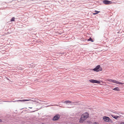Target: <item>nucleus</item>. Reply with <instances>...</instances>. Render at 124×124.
Here are the masks:
<instances>
[{
  "label": "nucleus",
  "instance_id": "f257e3e1",
  "mask_svg": "<svg viewBox=\"0 0 124 124\" xmlns=\"http://www.w3.org/2000/svg\"><path fill=\"white\" fill-rule=\"evenodd\" d=\"M89 114L88 113L85 112L81 116L79 119V122L80 123H83V121L85 120L89 117Z\"/></svg>",
  "mask_w": 124,
  "mask_h": 124
},
{
  "label": "nucleus",
  "instance_id": "39448f33",
  "mask_svg": "<svg viewBox=\"0 0 124 124\" xmlns=\"http://www.w3.org/2000/svg\"><path fill=\"white\" fill-rule=\"evenodd\" d=\"M102 2L103 4L106 5H108L112 3L111 1H109L108 0H103Z\"/></svg>",
  "mask_w": 124,
  "mask_h": 124
},
{
  "label": "nucleus",
  "instance_id": "4468645a",
  "mask_svg": "<svg viewBox=\"0 0 124 124\" xmlns=\"http://www.w3.org/2000/svg\"><path fill=\"white\" fill-rule=\"evenodd\" d=\"M116 84H119V85H121V84H124V83H122L121 82H118L117 81H116Z\"/></svg>",
  "mask_w": 124,
  "mask_h": 124
},
{
  "label": "nucleus",
  "instance_id": "20e7f679",
  "mask_svg": "<svg viewBox=\"0 0 124 124\" xmlns=\"http://www.w3.org/2000/svg\"><path fill=\"white\" fill-rule=\"evenodd\" d=\"M89 81L91 82L92 83H96L97 84H100L101 83V82L98 80H94L93 79H91L90 80H89Z\"/></svg>",
  "mask_w": 124,
  "mask_h": 124
},
{
  "label": "nucleus",
  "instance_id": "6ab92c4d",
  "mask_svg": "<svg viewBox=\"0 0 124 124\" xmlns=\"http://www.w3.org/2000/svg\"><path fill=\"white\" fill-rule=\"evenodd\" d=\"M51 106H59V105H51Z\"/></svg>",
  "mask_w": 124,
  "mask_h": 124
},
{
  "label": "nucleus",
  "instance_id": "f3484780",
  "mask_svg": "<svg viewBox=\"0 0 124 124\" xmlns=\"http://www.w3.org/2000/svg\"><path fill=\"white\" fill-rule=\"evenodd\" d=\"M93 124H99L96 122H95L93 123Z\"/></svg>",
  "mask_w": 124,
  "mask_h": 124
},
{
  "label": "nucleus",
  "instance_id": "2eb2a0df",
  "mask_svg": "<svg viewBox=\"0 0 124 124\" xmlns=\"http://www.w3.org/2000/svg\"><path fill=\"white\" fill-rule=\"evenodd\" d=\"M116 80L112 79V82H113L114 83H115L116 84Z\"/></svg>",
  "mask_w": 124,
  "mask_h": 124
},
{
  "label": "nucleus",
  "instance_id": "0eeeda50",
  "mask_svg": "<svg viewBox=\"0 0 124 124\" xmlns=\"http://www.w3.org/2000/svg\"><path fill=\"white\" fill-rule=\"evenodd\" d=\"M31 100H18L14 101H6L7 102H15L16 101H31Z\"/></svg>",
  "mask_w": 124,
  "mask_h": 124
},
{
  "label": "nucleus",
  "instance_id": "423d86ee",
  "mask_svg": "<svg viewBox=\"0 0 124 124\" xmlns=\"http://www.w3.org/2000/svg\"><path fill=\"white\" fill-rule=\"evenodd\" d=\"M60 115L57 114L54 116L53 119V120L54 121H56L58 120L60 118Z\"/></svg>",
  "mask_w": 124,
  "mask_h": 124
},
{
  "label": "nucleus",
  "instance_id": "ddd939ff",
  "mask_svg": "<svg viewBox=\"0 0 124 124\" xmlns=\"http://www.w3.org/2000/svg\"><path fill=\"white\" fill-rule=\"evenodd\" d=\"M15 18L14 17H13L10 20V21L11 22H12L13 21H15Z\"/></svg>",
  "mask_w": 124,
  "mask_h": 124
},
{
  "label": "nucleus",
  "instance_id": "dca6fc26",
  "mask_svg": "<svg viewBox=\"0 0 124 124\" xmlns=\"http://www.w3.org/2000/svg\"><path fill=\"white\" fill-rule=\"evenodd\" d=\"M112 79H107V80L110 82H112Z\"/></svg>",
  "mask_w": 124,
  "mask_h": 124
},
{
  "label": "nucleus",
  "instance_id": "1a4fd4ad",
  "mask_svg": "<svg viewBox=\"0 0 124 124\" xmlns=\"http://www.w3.org/2000/svg\"><path fill=\"white\" fill-rule=\"evenodd\" d=\"M111 116L114 118L117 119L118 118L120 117V116H115L113 115H111Z\"/></svg>",
  "mask_w": 124,
  "mask_h": 124
},
{
  "label": "nucleus",
  "instance_id": "9d476101",
  "mask_svg": "<svg viewBox=\"0 0 124 124\" xmlns=\"http://www.w3.org/2000/svg\"><path fill=\"white\" fill-rule=\"evenodd\" d=\"M71 102L69 101H64L63 102V103H65L66 104H67L68 103H71Z\"/></svg>",
  "mask_w": 124,
  "mask_h": 124
},
{
  "label": "nucleus",
  "instance_id": "412c9836",
  "mask_svg": "<svg viewBox=\"0 0 124 124\" xmlns=\"http://www.w3.org/2000/svg\"><path fill=\"white\" fill-rule=\"evenodd\" d=\"M6 78V79H7V80H9V79H8V78Z\"/></svg>",
  "mask_w": 124,
  "mask_h": 124
},
{
  "label": "nucleus",
  "instance_id": "f03ea898",
  "mask_svg": "<svg viewBox=\"0 0 124 124\" xmlns=\"http://www.w3.org/2000/svg\"><path fill=\"white\" fill-rule=\"evenodd\" d=\"M92 70L98 72L102 71V69L101 67L100 66V65H99L96 66L95 68L92 69Z\"/></svg>",
  "mask_w": 124,
  "mask_h": 124
},
{
  "label": "nucleus",
  "instance_id": "4be33fe9",
  "mask_svg": "<svg viewBox=\"0 0 124 124\" xmlns=\"http://www.w3.org/2000/svg\"><path fill=\"white\" fill-rule=\"evenodd\" d=\"M2 122V120L1 119H0V122Z\"/></svg>",
  "mask_w": 124,
  "mask_h": 124
},
{
  "label": "nucleus",
  "instance_id": "6e6552de",
  "mask_svg": "<svg viewBox=\"0 0 124 124\" xmlns=\"http://www.w3.org/2000/svg\"><path fill=\"white\" fill-rule=\"evenodd\" d=\"M112 89L115 91H120L119 88L118 87H115L114 88Z\"/></svg>",
  "mask_w": 124,
  "mask_h": 124
},
{
  "label": "nucleus",
  "instance_id": "7ed1b4c3",
  "mask_svg": "<svg viewBox=\"0 0 124 124\" xmlns=\"http://www.w3.org/2000/svg\"><path fill=\"white\" fill-rule=\"evenodd\" d=\"M103 120L105 122H111V121H112L111 120L109 117L106 116H104L103 117Z\"/></svg>",
  "mask_w": 124,
  "mask_h": 124
},
{
  "label": "nucleus",
  "instance_id": "9b49d317",
  "mask_svg": "<svg viewBox=\"0 0 124 124\" xmlns=\"http://www.w3.org/2000/svg\"><path fill=\"white\" fill-rule=\"evenodd\" d=\"M94 12H95V13H93V14L94 15H96L100 12V11H98L96 10H95Z\"/></svg>",
  "mask_w": 124,
  "mask_h": 124
},
{
  "label": "nucleus",
  "instance_id": "aec40b11",
  "mask_svg": "<svg viewBox=\"0 0 124 124\" xmlns=\"http://www.w3.org/2000/svg\"><path fill=\"white\" fill-rule=\"evenodd\" d=\"M60 54H64V53H62V52H60L59 53Z\"/></svg>",
  "mask_w": 124,
  "mask_h": 124
},
{
  "label": "nucleus",
  "instance_id": "a211bd4d",
  "mask_svg": "<svg viewBox=\"0 0 124 124\" xmlns=\"http://www.w3.org/2000/svg\"><path fill=\"white\" fill-rule=\"evenodd\" d=\"M119 124H124V122H120Z\"/></svg>",
  "mask_w": 124,
  "mask_h": 124
},
{
  "label": "nucleus",
  "instance_id": "f8f14e48",
  "mask_svg": "<svg viewBox=\"0 0 124 124\" xmlns=\"http://www.w3.org/2000/svg\"><path fill=\"white\" fill-rule=\"evenodd\" d=\"M88 41H91L92 42H93L94 40L91 37L88 40Z\"/></svg>",
  "mask_w": 124,
  "mask_h": 124
}]
</instances>
